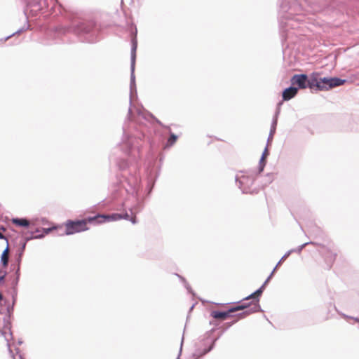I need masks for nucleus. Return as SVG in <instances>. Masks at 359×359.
Returning <instances> with one entry per match:
<instances>
[{
    "label": "nucleus",
    "instance_id": "nucleus-17",
    "mask_svg": "<svg viewBox=\"0 0 359 359\" xmlns=\"http://www.w3.org/2000/svg\"><path fill=\"white\" fill-rule=\"evenodd\" d=\"M130 220L133 223V224H135L136 223V217L135 216H133V217H130Z\"/></svg>",
    "mask_w": 359,
    "mask_h": 359
},
{
    "label": "nucleus",
    "instance_id": "nucleus-21",
    "mask_svg": "<svg viewBox=\"0 0 359 359\" xmlns=\"http://www.w3.org/2000/svg\"><path fill=\"white\" fill-rule=\"evenodd\" d=\"M0 230L2 231H6V228H4V226H0Z\"/></svg>",
    "mask_w": 359,
    "mask_h": 359
},
{
    "label": "nucleus",
    "instance_id": "nucleus-5",
    "mask_svg": "<svg viewBox=\"0 0 359 359\" xmlns=\"http://www.w3.org/2000/svg\"><path fill=\"white\" fill-rule=\"evenodd\" d=\"M123 217L122 215L114 213L112 215H97L94 216L95 222L97 224L104 223L105 222L116 221L121 219Z\"/></svg>",
    "mask_w": 359,
    "mask_h": 359
},
{
    "label": "nucleus",
    "instance_id": "nucleus-12",
    "mask_svg": "<svg viewBox=\"0 0 359 359\" xmlns=\"http://www.w3.org/2000/svg\"><path fill=\"white\" fill-rule=\"evenodd\" d=\"M12 222L20 226H27L29 224V222L26 219L14 218L12 219Z\"/></svg>",
    "mask_w": 359,
    "mask_h": 359
},
{
    "label": "nucleus",
    "instance_id": "nucleus-13",
    "mask_svg": "<svg viewBox=\"0 0 359 359\" xmlns=\"http://www.w3.org/2000/svg\"><path fill=\"white\" fill-rule=\"evenodd\" d=\"M177 140V136L173 133H171L170 137L168 140L167 146H168V147L172 146L176 142Z\"/></svg>",
    "mask_w": 359,
    "mask_h": 359
},
{
    "label": "nucleus",
    "instance_id": "nucleus-6",
    "mask_svg": "<svg viewBox=\"0 0 359 359\" xmlns=\"http://www.w3.org/2000/svg\"><path fill=\"white\" fill-rule=\"evenodd\" d=\"M292 85H297L299 88L305 89L307 87V76L306 74H295L291 79Z\"/></svg>",
    "mask_w": 359,
    "mask_h": 359
},
{
    "label": "nucleus",
    "instance_id": "nucleus-7",
    "mask_svg": "<svg viewBox=\"0 0 359 359\" xmlns=\"http://www.w3.org/2000/svg\"><path fill=\"white\" fill-rule=\"evenodd\" d=\"M323 255L327 264V269H330L336 259V254L330 250L325 249L323 252Z\"/></svg>",
    "mask_w": 359,
    "mask_h": 359
},
{
    "label": "nucleus",
    "instance_id": "nucleus-1",
    "mask_svg": "<svg viewBox=\"0 0 359 359\" xmlns=\"http://www.w3.org/2000/svg\"><path fill=\"white\" fill-rule=\"evenodd\" d=\"M346 80L339 78L318 79V73H313L309 79H307V86L311 89L318 90H327L330 88L344 84Z\"/></svg>",
    "mask_w": 359,
    "mask_h": 359
},
{
    "label": "nucleus",
    "instance_id": "nucleus-10",
    "mask_svg": "<svg viewBox=\"0 0 359 359\" xmlns=\"http://www.w3.org/2000/svg\"><path fill=\"white\" fill-rule=\"evenodd\" d=\"M8 259H9V248L7 246L6 248L4 250L1 257V262L3 265V266L6 267L8 265Z\"/></svg>",
    "mask_w": 359,
    "mask_h": 359
},
{
    "label": "nucleus",
    "instance_id": "nucleus-16",
    "mask_svg": "<svg viewBox=\"0 0 359 359\" xmlns=\"http://www.w3.org/2000/svg\"><path fill=\"white\" fill-rule=\"evenodd\" d=\"M123 217L122 219H127V220H130V215L127 213L124 214V215H122Z\"/></svg>",
    "mask_w": 359,
    "mask_h": 359
},
{
    "label": "nucleus",
    "instance_id": "nucleus-20",
    "mask_svg": "<svg viewBox=\"0 0 359 359\" xmlns=\"http://www.w3.org/2000/svg\"><path fill=\"white\" fill-rule=\"evenodd\" d=\"M0 239H6V237L0 232Z\"/></svg>",
    "mask_w": 359,
    "mask_h": 359
},
{
    "label": "nucleus",
    "instance_id": "nucleus-2",
    "mask_svg": "<svg viewBox=\"0 0 359 359\" xmlns=\"http://www.w3.org/2000/svg\"><path fill=\"white\" fill-rule=\"evenodd\" d=\"M95 222L94 217L81 220H67L65 224V234L72 235L88 230V224Z\"/></svg>",
    "mask_w": 359,
    "mask_h": 359
},
{
    "label": "nucleus",
    "instance_id": "nucleus-14",
    "mask_svg": "<svg viewBox=\"0 0 359 359\" xmlns=\"http://www.w3.org/2000/svg\"><path fill=\"white\" fill-rule=\"evenodd\" d=\"M268 154H269L268 149L266 148L262 154V156L261 160H260L261 163H262V162H264L265 161V158H266Z\"/></svg>",
    "mask_w": 359,
    "mask_h": 359
},
{
    "label": "nucleus",
    "instance_id": "nucleus-9",
    "mask_svg": "<svg viewBox=\"0 0 359 359\" xmlns=\"http://www.w3.org/2000/svg\"><path fill=\"white\" fill-rule=\"evenodd\" d=\"M298 92V90L295 87H290L286 88L283 92V100H289L294 97Z\"/></svg>",
    "mask_w": 359,
    "mask_h": 359
},
{
    "label": "nucleus",
    "instance_id": "nucleus-19",
    "mask_svg": "<svg viewBox=\"0 0 359 359\" xmlns=\"http://www.w3.org/2000/svg\"><path fill=\"white\" fill-rule=\"evenodd\" d=\"M4 276H5L4 275L0 276V283L4 282Z\"/></svg>",
    "mask_w": 359,
    "mask_h": 359
},
{
    "label": "nucleus",
    "instance_id": "nucleus-25",
    "mask_svg": "<svg viewBox=\"0 0 359 359\" xmlns=\"http://www.w3.org/2000/svg\"><path fill=\"white\" fill-rule=\"evenodd\" d=\"M356 322H359V319L358 318H355V320Z\"/></svg>",
    "mask_w": 359,
    "mask_h": 359
},
{
    "label": "nucleus",
    "instance_id": "nucleus-15",
    "mask_svg": "<svg viewBox=\"0 0 359 359\" xmlns=\"http://www.w3.org/2000/svg\"><path fill=\"white\" fill-rule=\"evenodd\" d=\"M56 229L55 227H53V228H47V229H43V232L45 233V234H48L53 229Z\"/></svg>",
    "mask_w": 359,
    "mask_h": 359
},
{
    "label": "nucleus",
    "instance_id": "nucleus-3",
    "mask_svg": "<svg viewBox=\"0 0 359 359\" xmlns=\"http://www.w3.org/2000/svg\"><path fill=\"white\" fill-rule=\"evenodd\" d=\"M96 22L94 20L79 22L73 25V29L76 34H88L95 27Z\"/></svg>",
    "mask_w": 359,
    "mask_h": 359
},
{
    "label": "nucleus",
    "instance_id": "nucleus-18",
    "mask_svg": "<svg viewBox=\"0 0 359 359\" xmlns=\"http://www.w3.org/2000/svg\"><path fill=\"white\" fill-rule=\"evenodd\" d=\"M43 237V234L36 235V236H33V238H41Z\"/></svg>",
    "mask_w": 359,
    "mask_h": 359
},
{
    "label": "nucleus",
    "instance_id": "nucleus-8",
    "mask_svg": "<svg viewBox=\"0 0 359 359\" xmlns=\"http://www.w3.org/2000/svg\"><path fill=\"white\" fill-rule=\"evenodd\" d=\"M263 287H264V286H262L259 290L255 291L254 293L250 294L249 297L245 298V299H253V300L252 302V304L253 305L252 312L257 311V308L259 306V305H258L259 300L257 299V298L262 294V293L263 292Z\"/></svg>",
    "mask_w": 359,
    "mask_h": 359
},
{
    "label": "nucleus",
    "instance_id": "nucleus-4",
    "mask_svg": "<svg viewBox=\"0 0 359 359\" xmlns=\"http://www.w3.org/2000/svg\"><path fill=\"white\" fill-rule=\"evenodd\" d=\"M248 307V305L243 304L239 306H233V307L229 309L226 311H212L210 313V316L215 319L224 320L231 316V313L238 311L243 310L245 309H247Z\"/></svg>",
    "mask_w": 359,
    "mask_h": 359
},
{
    "label": "nucleus",
    "instance_id": "nucleus-11",
    "mask_svg": "<svg viewBox=\"0 0 359 359\" xmlns=\"http://www.w3.org/2000/svg\"><path fill=\"white\" fill-rule=\"evenodd\" d=\"M6 341H7V346H11V341L13 340L12 332L9 327H7L4 332H2Z\"/></svg>",
    "mask_w": 359,
    "mask_h": 359
},
{
    "label": "nucleus",
    "instance_id": "nucleus-23",
    "mask_svg": "<svg viewBox=\"0 0 359 359\" xmlns=\"http://www.w3.org/2000/svg\"><path fill=\"white\" fill-rule=\"evenodd\" d=\"M2 299H3V295H2V294L0 292V301H1V300H2Z\"/></svg>",
    "mask_w": 359,
    "mask_h": 359
},
{
    "label": "nucleus",
    "instance_id": "nucleus-22",
    "mask_svg": "<svg viewBox=\"0 0 359 359\" xmlns=\"http://www.w3.org/2000/svg\"><path fill=\"white\" fill-rule=\"evenodd\" d=\"M14 359H22L21 355H18V357H14Z\"/></svg>",
    "mask_w": 359,
    "mask_h": 359
},
{
    "label": "nucleus",
    "instance_id": "nucleus-24",
    "mask_svg": "<svg viewBox=\"0 0 359 359\" xmlns=\"http://www.w3.org/2000/svg\"><path fill=\"white\" fill-rule=\"evenodd\" d=\"M244 180H245V178H244V177H243V178H242V179L240 180V182H241V183H243V181Z\"/></svg>",
    "mask_w": 359,
    "mask_h": 359
}]
</instances>
